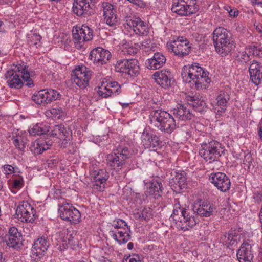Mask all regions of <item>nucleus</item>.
<instances>
[{
  "mask_svg": "<svg viewBox=\"0 0 262 262\" xmlns=\"http://www.w3.org/2000/svg\"><path fill=\"white\" fill-rule=\"evenodd\" d=\"M209 73L205 71L199 64L195 63L185 66L182 69L181 76L185 83H192L196 89H206L210 82Z\"/></svg>",
  "mask_w": 262,
  "mask_h": 262,
  "instance_id": "nucleus-1",
  "label": "nucleus"
},
{
  "mask_svg": "<svg viewBox=\"0 0 262 262\" xmlns=\"http://www.w3.org/2000/svg\"><path fill=\"white\" fill-rule=\"evenodd\" d=\"M171 218L174 225L179 230L186 231L194 226L199 219L193 215L191 210L181 207L179 201H176Z\"/></svg>",
  "mask_w": 262,
  "mask_h": 262,
  "instance_id": "nucleus-2",
  "label": "nucleus"
},
{
  "mask_svg": "<svg viewBox=\"0 0 262 262\" xmlns=\"http://www.w3.org/2000/svg\"><path fill=\"white\" fill-rule=\"evenodd\" d=\"M7 83L11 88L19 89L23 86V80L26 82V85L31 88L34 86L25 66L13 64L5 74Z\"/></svg>",
  "mask_w": 262,
  "mask_h": 262,
  "instance_id": "nucleus-3",
  "label": "nucleus"
},
{
  "mask_svg": "<svg viewBox=\"0 0 262 262\" xmlns=\"http://www.w3.org/2000/svg\"><path fill=\"white\" fill-rule=\"evenodd\" d=\"M149 119L151 124L166 133L171 134L176 128L174 118L165 111L152 110L150 113Z\"/></svg>",
  "mask_w": 262,
  "mask_h": 262,
  "instance_id": "nucleus-4",
  "label": "nucleus"
},
{
  "mask_svg": "<svg viewBox=\"0 0 262 262\" xmlns=\"http://www.w3.org/2000/svg\"><path fill=\"white\" fill-rule=\"evenodd\" d=\"M212 40L215 51L222 56L227 55L234 48L230 32L223 27H218L214 30Z\"/></svg>",
  "mask_w": 262,
  "mask_h": 262,
  "instance_id": "nucleus-5",
  "label": "nucleus"
},
{
  "mask_svg": "<svg viewBox=\"0 0 262 262\" xmlns=\"http://www.w3.org/2000/svg\"><path fill=\"white\" fill-rule=\"evenodd\" d=\"M223 152L221 144L216 141L212 140L201 144L199 154L206 161L211 163L217 161Z\"/></svg>",
  "mask_w": 262,
  "mask_h": 262,
  "instance_id": "nucleus-6",
  "label": "nucleus"
},
{
  "mask_svg": "<svg viewBox=\"0 0 262 262\" xmlns=\"http://www.w3.org/2000/svg\"><path fill=\"white\" fill-rule=\"evenodd\" d=\"M166 47L169 52L180 57L188 55L191 49L189 41L184 36H179L176 39L167 42Z\"/></svg>",
  "mask_w": 262,
  "mask_h": 262,
  "instance_id": "nucleus-7",
  "label": "nucleus"
},
{
  "mask_svg": "<svg viewBox=\"0 0 262 262\" xmlns=\"http://www.w3.org/2000/svg\"><path fill=\"white\" fill-rule=\"evenodd\" d=\"M92 72L84 65L78 66L72 71L71 80L81 89L89 86Z\"/></svg>",
  "mask_w": 262,
  "mask_h": 262,
  "instance_id": "nucleus-8",
  "label": "nucleus"
},
{
  "mask_svg": "<svg viewBox=\"0 0 262 262\" xmlns=\"http://www.w3.org/2000/svg\"><path fill=\"white\" fill-rule=\"evenodd\" d=\"M49 239L47 235H42L34 241L31 251V260L38 262L45 256L50 246Z\"/></svg>",
  "mask_w": 262,
  "mask_h": 262,
  "instance_id": "nucleus-9",
  "label": "nucleus"
},
{
  "mask_svg": "<svg viewBox=\"0 0 262 262\" xmlns=\"http://www.w3.org/2000/svg\"><path fill=\"white\" fill-rule=\"evenodd\" d=\"M58 211L61 219L76 224L81 220V213L75 207L66 202L58 205Z\"/></svg>",
  "mask_w": 262,
  "mask_h": 262,
  "instance_id": "nucleus-10",
  "label": "nucleus"
},
{
  "mask_svg": "<svg viewBox=\"0 0 262 262\" xmlns=\"http://www.w3.org/2000/svg\"><path fill=\"white\" fill-rule=\"evenodd\" d=\"M195 4V0H173L171 11L181 16L190 15L198 10Z\"/></svg>",
  "mask_w": 262,
  "mask_h": 262,
  "instance_id": "nucleus-11",
  "label": "nucleus"
},
{
  "mask_svg": "<svg viewBox=\"0 0 262 262\" xmlns=\"http://www.w3.org/2000/svg\"><path fill=\"white\" fill-rule=\"evenodd\" d=\"M72 35L75 47L80 49L85 41H90L93 37V31L87 26L82 25L73 29Z\"/></svg>",
  "mask_w": 262,
  "mask_h": 262,
  "instance_id": "nucleus-12",
  "label": "nucleus"
},
{
  "mask_svg": "<svg viewBox=\"0 0 262 262\" xmlns=\"http://www.w3.org/2000/svg\"><path fill=\"white\" fill-rule=\"evenodd\" d=\"M116 72L124 73L130 76H136L139 73L138 61L135 59H119L115 66Z\"/></svg>",
  "mask_w": 262,
  "mask_h": 262,
  "instance_id": "nucleus-13",
  "label": "nucleus"
},
{
  "mask_svg": "<svg viewBox=\"0 0 262 262\" xmlns=\"http://www.w3.org/2000/svg\"><path fill=\"white\" fill-rule=\"evenodd\" d=\"M36 211L27 201L21 202L17 206L16 215L21 222L32 223L36 218Z\"/></svg>",
  "mask_w": 262,
  "mask_h": 262,
  "instance_id": "nucleus-14",
  "label": "nucleus"
},
{
  "mask_svg": "<svg viewBox=\"0 0 262 262\" xmlns=\"http://www.w3.org/2000/svg\"><path fill=\"white\" fill-rule=\"evenodd\" d=\"M60 96L58 92L53 89H43L35 93L32 97V100L37 104H46L58 99Z\"/></svg>",
  "mask_w": 262,
  "mask_h": 262,
  "instance_id": "nucleus-15",
  "label": "nucleus"
},
{
  "mask_svg": "<svg viewBox=\"0 0 262 262\" xmlns=\"http://www.w3.org/2000/svg\"><path fill=\"white\" fill-rule=\"evenodd\" d=\"M98 89V95L104 98L118 95L122 92L121 85L116 81L103 80Z\"/></svg>",
  "mask_w": 262,
  "mask_h": 262,
  "instance_id": "nucleus-16",
  "label": "nucleus"
},
{
  "mask_svg": "<svg viewBox=\"0 0 262 262\" xmlns=\"http://www.w3.org/2000/svg\"><path fill=\"white\" fill-rule=\"evenodd\" d=\"M93 0H74L73 12L77 16L87 17L93 13Z\"/></svg>",
  "mask_w": 262,
  "mask_h": 262,
  "instance_id": "nucleus-17",
  "label": "nucleus"
},
{
  "mask_svg": "<svg viewBox=\"0 0 262 262\" xmlns=\"http://www.w3.org/2000/svg\"><path fill=\"white\" fill-rule=\"evenodd\" d=\"M111 57L112 54L108 50L100 47L93 49L89 55V59L98 66L107 63Z\"/></svg>",
  "mask_w": 262,
  "mask_h": 262,
  "instance_id": "nucleus-18",
  "label": "nucleus"
},
{
  "mask_svg": "<svg viewBox=\"0 0 262 262\" xmlns=\"http://www.w3.org/2000/svg\"><path fill=\"white\" fill-rule=\"evenodd\" d=\"M209 180L221 191L227 192L230 188V180L224 173H211Z\"/></svg>",
  "mask_w": 262,
  "mask_h": 262,
  "instance_id": "nucleus-19",
  "label": "nucleus"
},
{
  "mask_svg": "<svg viewBox=\"0 0 262 262\" xmlns=\"http://www.w3.org/2000/svg\"><path fill=\"white\" fill-rule=\"evenodd\" d=\"M125 24L136 34L146 35L148 33V26L139 17H127Z\"/></svg>",
  "mask_w": 262,
  "mask_h": 262,
  "instance_id": "nucleus-20",
  "label": "nucleus"
},
{
  "mask_svg": "<svg viewBox=\"0 0 262 262\" xmlns=\"http://www.w3.org/2000/svg\"><path fill=\"white\" fill-rule=\"evenodd\" d=\"M102 8L105 22L108 26L115 27L118 24V18L114 6L108 3H104Z\"/></svg>",
  "mask_w": 262,
  "mask_h": 262,
  "instance_id": "nucleus-21",
  "label": "nucleus"
},
{
  "mask_svg": "<svg viewBox=\"0 0 262 262\" xmlns=\"http://www.w3.org/2000/svg\"><path fill=\"white\" fill-rule=\"evenodd\" d=\"M5 240L7 245L13 248L19 249L23 245L21 234L15 227H12L9 229Z\"/></svg>",
  "mask_w": 262,
  "mask_h": 262,
  "instance_id": "nucleus-22",
  "label": "nucleus"
},
{
  "mask_svg": "<svg viewBox=\"0 0 262 262\" xmlns=\"http://www.w3.org/2000/svg\"><path fill=\"white\" fill-rule=\"evenodd\" d=\"M130 230L129 227L113 228L109 232L110 236L121 245L127 243L130 238Z\"/></svg>",
  "mask_w": 262,
  "mask_h": 262,
  "instance_id": "nucleus-23",
  "label": "nucleus"
},
{
  "mask_svg": "<svg viewBox=\"0 0 262 262\" xmlns=\"http://www.w3.org/2000/svg\"><path fill=\"white\" fill-rule=\"evenodd\" d=\"M216 208L214 205L206 202H203L199 206H193L192 213L198 218L197 215L202 217H209L215 211Z\"/></svg>",
  "mask_w": 262,
  "mask_h": 262,
  "instance_id": "nucleus-24",
  "label": "nucleus"
},
{
  "mask_svg": "<svg viewBox=\"0 0 262 262\" xmlns=\"http://www.w3.org/2000/svg\"><path fill=\"white\" fill-rule=\"evenodd\" d=\"M93 188L99 191H103L106 181L109 178V173L105 169H99L93 171Z\"/></svg>",
  "mask_w": 262,
  "mask_h": 262,
  "instance_id": "nucleus-25",
  "label": "nucleus"
},
{
  "mask_svg": "<svg viewBox=\"0 0 262 262\" xmlns=\"http://www.w3.org/2000/svg\"><path fill=\"white\" fill-rule=\"evenodd\" d=\"M236 255L239 262H252L253 255L251 244L245 241L237 251Z\"/></svg>",
  "mask_w": 262,
  "mask_h": 262,
  "instance_id": "nucleus-26",
  "label": "nucleus"
},
{
  "mask_svg": "<svg viewBox=\"0 0 262 262\" xmlns=\"http://www.w3.org/2000/svg\"><path fill=\"white\" fill-rule=\"evenodd\" d=\"M152 76L157 83L163 88H167L171 84V73L168 70H162L157 71Z\"/></svg>",
  "mask_w": 262,
  "mask_h": 262,
  "instance_id": "nucleus-27",
  "label": "nucleus"
},
{
  "mask_svg": "<svg viewBox=\"0 0 262 262\" xmlns=\"http://www.w3.org/2000/svg\"><path fill=\"white\" fill-rule=\"evenodd\" d=\"M166 61V58L162 53L156 52L152 57L146 61L145 65L148 69L155 70L163 67Z\"/></svg>",
  "mask_w": 262,
  "mask_h": 262,
  "instance_id": "nucleus-28",
  "label": "nucleus"
},
{
  "mask_svg": "<svg viewBox=\"0 0 262 262\" xmlns=\"http://www.w3.org/2000/svg\"><path fill=\"white\" fill-rule=\"evenodd\" d=\"M141 143L146 148L155 147L160 144L159 137L149 132L147 129H144L142 133Z\"/></svg>",
  "mask_w": 262,
  "mask_h": 262,
  "instance_id": "nucleus-29",
  "label": "nucleus"
},
{
  "mask_svg": "<svg viewBox=\"0 0 262 262\" xmlns=\"http://www.w3.org/2000/svg\"><path fill=\"white\" fill-rule=\"evenodd\" d=\"M105 158L107 165L111 169L116 171L121 170L125 163V161L114 151L107 155Z\"/></svg>",
  "mask_w": 262,
  "mask_h": 262,
  "instance_id": "nucleus-30",
  "label": "nucleus"
},
{
  "mask_svg": "<svg viewBox=\"0 0 262 262\" xmlns=\"http://www.w3.org/2000/svg\"><path fill=\"white\" fill-rule=\"evenodd\" d=\"M261 69V63H258L255 60L253 61L249 68L250 79L252 82L256 85L260 83L262 78V73L260 72Z\"/></svg>",
  "mask_w": 262,
  "mask_h": 262,
  "instance_id": "nucleus-31",
  "label": "nucleus"
},
{
  "mask_svg": "<svg viewBox=\"0 0 262 262\" xmlns=\"http://www.w3.org/2000/svg\"><path fill=\"white\" fill-rule=\"evenodd\" d=\"M187 106V105H180L177 109L174 110L173 114L181 120H190L193 116V113Z\"/></svg>",
  "mask_w": 262,
  "mask_h": 262,
  "instance_id": "nucleus-32",
  "label": "nucleus"
},
{
  "mask_svg": "<svg viewBox=\"0 0 262 262\" xmlns=\"http://www.w3.org/2000/svg\"><path fill=\"white\" fill-rule=\"evenodd\" d=\"M230 96L227 92H221L216 100L217 106L215 108L217 112L223 113L226 110L228 101Z\"/></svg>",
  "mask_w": 262,
  "mask_h": 262,
  "instance_id": "nucleus-33",
  "label": "nucleus"
},
{
  "mask_svg": "<svg viewBox=\"0 0 262 262\" xmlns=\"http://www.w3.org/2000/svg\"><path fill=\"white\" fill-rule=\"evenodd\" d=\"M175 184L178 186L180 189H183L187 188L186 173L183 170H177L175 171V176L173 179Z\"/></svg>",
  "mask_w": 262,
  "mask_h": 262,
  "instance_id": "nucleus-34",
  "label": "nucleus"
},
{
  "mask_svg": "<svg viewBox=\"0 0 262 262\" xmlns=\"http://www.w3.org/2000/svg\"><path fill=\"white\" fill-rule=\"evenodd\" d=\"M152 209L150 208L143 207L135 210L134 216L141 221H148L152 217Z\"/></svg>",
  "mask_w": 262,
  "mask_h": 262,
  "instance_id": "nucleus-35",
  "label": "nucleus"
},
{
  "mask_svg": "<svg viewBox=\"0 0 262 262\" xmlns=\"http://www.w3.org/2000/svg\"><path fill=\"white\" fill-rule=\"evenodd\" d=\"M237 234L235 230H231L227 234H223L221 237L220 241L223 245L228 247L237 243Z\"/></svg>",
  "mask_w": 262,
  "mask_h": 262,
  "instance_id": "nucleus-36",
  "label": "nucleus"
},
{
  "mask_svg": "<svg viewBox=\"0 0 262 262\" xmlns=\"http://www.w3.org/2000/svg\"><path fill=\"white\" fill-rule=\"evenodd\" d=\"M187 101L189 104L191 105L198 112L203 111V108L206 106V104L204 100L198 97L189 96L187 98Z\"/></svg>",
  "mask_w": 262,
  "mask_h": 262,
  "instance_id": "nucleus-37",
  "label": "nucleus"
},
{
  "mask_svg": "<svg viewBox=\"0 0 262 262\" xmlns=\"http://www.w3.org/2000/svg\"><path fill=\"white\" fill-rule=\"evenodd\" d=\"M49 126L42 123H37L29 129V132L32 136L46 134L49 131Z\"/></svg>",
  "mask_w": 262,
  "mask_h": 262,
  "instance_id": "nucleus-38",
  "label": "nucleus"
},
{
  "mask_svg": "<svg viewBox=\"0 0 262 262\" xmlns=\"http://www.w3.org/2000/svg\"><path fill=\"white\" fill-rule=\"evenodd\" d=\"M162 183L158 181H153L148 188V192L150 195H154L155 198L161 196L162 192Z\"/></svg>",
  "mask_w": 262,
  "mask_h": 262,
  "instance_id": "nucleus-39",
  "label": "nucleus"
},
{
  "mask_svg": "<svg viewBox=\"0 0 262 262\" xmlns=\"http://www.w3.org/2000/svg\"><path fill=\"white\" fill-rule=\"evenodd\" d=\"M113 151L118 155L124 161L130 158L133 155L132 151L127 146L123 145H119Z\"/></svg>",
  "mask_w": 262,
  "mask_h": 262,
  "instance_id": "nucleus-40",
  "label": "nucleus"
},
{
  "mask_svg": "<svg viewBox=\"0 0 262 262\" xmlns=\"http://www.w3.org/2000/svg\"><path fill=\"white\" fill-rule=\"evenodd\" d=\"M255 49H256V47L254 46H249V48L247 49V50H249V54H248L246 51L241 52L238 55L239 60L243 63L248 62L250 60L251 53L254 54V52Z\"/></svg>",
  "mask_w": 262,
  "mask_h": 262,
  "instance_id": "nucleus-41",
  "label": "nucleus"
},
{
  "mask_svg": "<svg viewBox=\"0 0 262 262\" xmlns=\"http://www.w3.org/2000/svg\"><path fill=\"white\" fill-rule=\"evenodd\" d=\"M63 114V112L62 108L58 107L52 108L46 112V115L47 116L49 117L57 118L58 119L60 118Z\"/></svg>",
  "mask_w": 262,
  "mask_h": 262,
  "instance_id": "nucleus-42",
  "label": "nucleus"
},
{
  "mask_svg": "<svg viewBox=\"0 0 262 262\" xmlns=\"http://www.w3.org/2000/svg\"><path fill=\"white\" fill-rule=\"evenodd\" d=\"M13 143L15 146L20 150H24L25 148V142L21 136H16L13 138Z\"/></svg>",
  "mask_w": 262,
  "mask_h": 262,
  "instance_id": "nucleus-43",
  "label": "nucleus"
},
{
  "mask_svg": "<svg viewBox=\"0 0 262 262\" xmlns=\"http://www.w3.org/2000/svg\"><path fill=\"white\" fill-rule=\"evenodd\" d=\"M63 130L61 131L59 139L66 141L70 140L72 137L71 130L69 128H65L64 126H63Z\"/></svg>",
  "mask_w": 262,
  "mask_h": 262,
  "instance_id": "nucleus-44",
  "label": "nucleus"
},
{
  "mask_svg": "<svg viewBox=\"0 0 262 262\" xmlns=\"http://www.w3.org/2000/svg\"><path fill=\"white\" fill-rule=\"evenodd\" d=\"M141 257L138 254H132L125 257L122 262H140Z\"/></svg>",
  "mask_w": 262,
  "mask_h": 262,
  "instance_id": "nucleus-45",
  "label": "nucleus"
},
{
  "mask_svg": "<svg viewBox=\"0 0 262 262\" xmlns=\"http://www.w3.org/2000/svg\"><path fill=\"white\" fill-rule=\"evenodd\" d=\"M63 125L62 124L55 126L51 132V135L53 137H56L59 139L61 135V131L63 130Z\"/></svg>",
  "mask_w": 262,
  "mask_h": 262,
  "instance_id": "nucleus-46",
  "label": "nucleus"
},
{
  "mask_svg": "<svg viewBox=\"0 0 262 262\" xmlns=\"http://www.w3.org/2000/svg\"><path fill=\"white\" fill-rule=\"evenodd\" d=\"M253 161V159L250 153L246 154L243 160V164L245 167L249 168Z\"/></svg>",
  "mask_w": 262,
  "mask_h": 262,
  "instance_id": "nucleus-47",
  "label": "nucleus"
},
{
  "mask_svg": "<svg viewBox=\"0 0 262 262\" xmlns=\"http://www.w3.org/2000/svg\"><path fill=\"white\" fill-rule=\"evenodd\" d=\"M3 171L6 175L11 174L14 172V168L11 165H5Z\"/></svg>",
  "mask_w": 262,
  "mask_h": 262,
  "instance_id": "nucleus-48",
  "label": "nucleus"
},
{
  "mask_svg": "<svg viewBox=\"0 0 262 262\" xmlns=\"http://www.w3.org/2000/svg\"><path fill=\"white\" fill-rule=\"evenodd\" d=\"M138 49L133 47H129L128 48H125L123 50V52L124 54L132 55L137 53Z\"/></svg>",
  "mask_w": 262,
  "mask_h": 262,
  "instance_id": "nucleus-49",
  "label": "nucleus"
},
{
  "mask_svg": "<svg viewBox=\"0 0 262 262\" xmlns=\"http://www.w3.org/2000/svg\"><path fill=\"white\" fill-rule=\"evenodd\" d=\"M125 227H128L126 223L121 219H118L114 224V228H125Z\"/></svg>",
  "mask_w": 262,
  "mask_h": 262,
  "instance_id": "nucleus-50",
  "label": "nucleus"
},
{
  "mask_svg": "<svg viewBox=\"0 0 262 262\" xmlns=\"http://www.w3.org/2000/svg\"><path fill=\"white\" fill-rule=\"evenodd\" d=\"M23 186V179L18 178L14 180L13 187L16 189L20 188Z\"/></svg>",
  "mask_w": 262,
  "mask_h": 262,
  "instance_id": "nucleus-51",
  "label": "nucleus"
},
{
  "mask_svg": "<svg viewBox=\"0 0 262 262\" xmlns=\"http://www.w3.org/2000/svg\"><path fill=\"white\" fill-rule=\"evenodd\" d=\"M227 10L231 17H236L238 15V10L236 8H230L229 7V10L227 9Z\"/></svg>",
  "mask_w": 262,
  "mask_h": 262,
  "instance_id": "nucleus-52",
  "label": "nucleus"
},
{
  "mask_svg": "<svg viewBox=\"0 0 262 262\" xmlns=\"http://www.w3.org/2000/svg\"><path fill=\"white\" fill-rule=\"evenodd\" d=\"M34 151L35 154H40L42 152L41 144L37 143L36 144V146L34 147Z\"/></svg>",
  "mask_w": 262,
  "mask_h": 262,
  "instance_id": "nucleus-53",
  "label": "nucleus"
},
{
  "mask_svg": "<svg viewBox=\"0 0 262 262\" xmlns=\"http://www.w3.org/2000/svg\"><path fill=\"white\" fill-rule=\"evenodd\" d=\"M254 198L255 199L256 201L259 202L261 200V195L260 193H255Z\"/></svg>",
  "mask_w": 262,
  "mask_h": 262,
  "instance_id": "nucleus-54",
  "label": "nucleus"
},
{
  "mask_svg": "<svg viewBox=\"0 0 262 262\" xmlns=\"http://www.w3.org/2000/svg\"><path fill=\"white\" fill-rule=\"evenodd\" d=\"M254 26L257 32L262 33V24H258L257 25H254Z\"/></svg>",
  "mask_w": 262,
  "mask_h": 262,
  "instance_id": "nucleus-55",
  "label": "nucleus"
},
{
  "mask_svg": "<svg viewBox=\"0 0 262 262\" xmlns=\"http://www.w3.org/2000/svg\"><path fill=\"white\" fill-rule=\"evenodd\" d=\"M41 150L42 151V152L49 148L47 143L45 144L44 143H41Z\"/></svg>",
  "mask_w": 262,
  "mask_h": 262,
  "instance_id": "nucleus-56",
  "label": "nucleus"
},
{
  "mask_svg": "<svg viewBox=\"0 0 262 262\" xmlns=\"http://www.w3.org/2000/svg\"><path fill=\"white\" fill-rule=\"evenodd\" d=\"M119 103L123 108H127L129 105V103H122L120 102H119Z\"/></svg>",
  "mask_w": 262,
  "mask_h": 262,
  "instance_id": "nucleus-57",
  "label": "nucleus"
},
{
  "mask_svg": "<svg viewBox=\"0 0 262 262\" xmlns=\"http://www.w3.org/2000/svg\"><path fill=\"white\" fill-rule=\"evenodd\" d=\"M0 2L2 4H7L9 5L12 3L11 0H0Z\"/></svg>",
  "mask_w": 262,
  "mask_h": 262,
  "instance_id": "nucleus-58",
  "label": "nucleus"
},
{
  "mask_svg": "<svg viewBox=\"0 0 262 262\" xmlns=\"http://www.w3.org/2000/svg\"><path fill=\"white\" fill-rule=\"evenodd\" d=\"M134 244L132 242H129L127 244V248L129 250H132L133 248Z\"/></svg>",
  "mask_w": 262,
  "mask_h": 262,
  "instance_id": "nucleus-59",
  "label": "nucleus"
},
{
  "mask_svg": "<svg viewBox=\"0 0 262 262\" xmlns=\"http://www.w3.org/2000/svg\"><path fill=\"white\" fill-rule=\"evenodd\" d=\"M252 2L257 4H262V0H252Z\"/></svg>",
  "mask_w": 262,
  "mask_h": 262,
  "instance_id": "nucleus-60",
  "label": "nucleus"
},
{
  "mask_svg": "<svg viewBox=\"0 0 262 262\" xmlns=\"http://www.w3.org/2000/svg\"><path fill=\"white\" fill-rule=\"evenodd\" d=\"M63 248L61 247V245H59V246L58 247V249L59 250H60L61 251L64 250V249H66V247L64 246V244H63Z\"/></svg>",
  "mask_w": 262,
  "mask_h": 262,
  "instance_id": "nucleus-61",
  "label": "nucleus"
},
{
  "mask_svg": "<svg viewBox=\"0 0 262 262\" xmlns=\"http://www.w3.org/2000/svg\"><path fill=\"white\" fill-rule=\"evenodd\" d=\"M5 259L3 257V253L0 251V261H4Z\"/></svg>",
  "mask_w": 262,
  "mask_h": 262,
  "instance_id": "nucleus-62",
  "label": "nucleus"
},
{
  "mask_svg": "<svg viewBox=\"0 0 262 262\" xmlns=\"http://www.w3.org/2000/svg\"><path fill=\"white\" fill-rule=\"evenodd\" d=\"M259 217H260V220L261 223H262V209H261L260 212L259 213Z\"/></svg>",
  "mask_w": 262,
  "mask_h": 262,
  "instance_id": "nucleus-63",
  "label": "nucleus"
},
{
  "mask_svg": "<svg viewBox=\"0 0 262 262\" xmlns=\"http://www.w3.org/2000/svg\"><path fill=\"white\" fill-rule=\"evenodd\" d=\"M100 262H111L110 260H108V259H103L102 260H101Z\"/></svg>",
  "mask_w": 262,
  "mask_h": 262,
  "instance_id": "nucleus-64",
  "label": "nucleus"
}]
</instances>
